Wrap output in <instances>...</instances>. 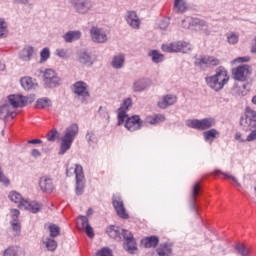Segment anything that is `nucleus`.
Listing matches in <instances>:
<instances>
[{"instance_id": "obj_1", "label": "nucleus", "mask_w": 256, "mask_h": 256, "mask_svg": "<svg viewBox=\"0 0 256 256\" xmlns=\"http://www.w3.org/2000/svg\"><path fill=\"white\" fill-rule=\"evenodd\" d=\"M34 101L33 97H26L23 95H9L8 103L0 106V119H15L17 113L15 112L18 107H25L28 103Z\"/></svg>"}, {"instance_id": "obj_2", "label": "nucleus", "mask_w": 256, "mask_h": 256, "mask_svg": "<svg viewBox=\"0 0 256 256\" xmlns=\"http://www.w3.org/2000/svg\"><path fill=\"white\" fill-rule=\"evenodd\" d=\"M107 233L111 239H114L119 243L124 240V249L128 251V253L137 251V242L129 230H125L119 226H110L107 229Z\"/></svg>"}, {"instance_id": "obj_3", "label": "nucleus", "mask_w": 256, "mask_h": 256, "mask_svg": "<svg viewBox=\"0 0 256 256\" xmlns=\"http://www.w3.org/2000/svg\"><path fill=\"white\" fill-rule=\"evenodd\" d=\"M206 84L214 91H221L229 82V73L225 67L220 66L216 69L215 75L205 78Z\"/></svg>"}, {"instance_id": "obj_4", "label": "nucleus", "mask_w": 256, "mask_h": 256, "mask_svg": "<svg viewBox=\"0 0 256 256\" xmlns=\"http://www.w3.org/2000/svg\"><path fill=\"white\" fill-rule=\"evenodd\" d=\"M77 133H79V125L72 124L65 130L64 136L61 138L60 150L58 155H65L67 151L71 149V145H73V141H75V137H77Z\"/></svg>"}, {"instance_id": "obj_5", "label": "nucleus", "mask_w": 256, "mask_h": 256, "mask_svg": "<svg viewBox=\"0 0 256 256\" xmlns=\"http://www.w3.org/2000/svg\"><path fill=\"white\" fill-rule=\"evenodd\" d=\"M10 201L13 203H18L19 209H24L26 211H31V213H39L41 209H43V205L37 202H29L23 199V196L18 192L12 191L8 195Z\"/></svg>"}, {"instance_id": "obj_6", "label": "nucleus", "mask_w": 256, "mask_h": 256, "mask_svg": "<svg viewBox=\"0 0 256 256\" xmlns=\"http://www.w3.org/2000/svg\"><path fill=\"white\" fill-rule=\"evenodd\" d=\"M70 5L77 15H88L95 9L93 0H70Z\"/></svg>"}, {"instance_id": "obj_7", "label": "nucleus", "mask_w": 256, "mask_h": 256, "mask_svg": "<svg viewBox=\"0 0 256 256\" xmlns=\"http://www.w3.org/2000/svg\"><path fill=\"white\" fill-rule=\"evenodd\" d=\"M240 125L243 131H253V129H256V111L246 107L244 115L240 118Z\"/></svg>"}, {"instance_id": "obj_8", "label": "nucleus", "mask_w": 256, "mask_h": 256, "mask_svg": "<svg viewBox=\"0 0 256 256\" xmlns=\"http://www.w3.org/2000/svg\"><path fill=\"white\" fill-rule=\"evenodd\" d=\"M187 127L197 129L198 131H207L211 127H215V118L189 119L186 121Z\"/></svg>"}, {"instance_id": "obj_9", "label": "nucleus", "mask_w": 256, "mask_h": 256, "mask_svg": "<svg viewBox=\"0 0 256 256\" xmlns=\"http://www.w3.org/2000/svg\"><path fill=\"white\" fill-rule=\"evenodd\" d=\"M72 91L75 95V98L81 103H86L89 100V86L84 81L75 82Z\"/></svg>"}, {"instance_id": "obj_10", "label": "nucleus", "mask_w": 256, "mask_h": 256, "mask_svg": "<svg viewBox=\"0 0 256 256\" xmlns=\"http://www.w3.org/2000/svg\"><path fill=\"white\" fill-rule=\"evenodd\" d=\"M161 49L165 53H189V51H191V45L185 41H178L170 44H163Z\"/></svg>"}, {"instance_id": "obj_11", "label": "nucleus", "mask_w": 256, "mask_h": 256, "mask_svg": "<svg viewBox=\"0 0 256 256\" xmlns=\"http://www.w3.org/2000/svg\"><path fill=\"white\" fill-rule=\"evenodd\" d=\"M43 77L44 85L49 89H53V87H59V85H61V78L57 76V72L53 69H46L43 72Z\"/></svg>"}, {"instance_id": "obj_12", "label": "nucleus", "mask_w": 256, "mask_h": 256, "mask_svg": "<svg viewBox=\"0 0 256 256\" xmlns=\"http://www.w3.org/2000/svg\"><path fill=\"white\" fill-rule=\"evenodd\" d=\"M76 176V195H83L85 189V174L83 173V166L76 164L73 170Z\"/></svg>"}, {"instance_id": "obj_13", "label": "nucleus", "mask_w": 256, "mask_h": 256, "mask_svg": "<svg viewBox=\"0 0 256 256\" xmlns=\"http://www.w3.org/2000/svg\"><path fill=\"white\" fill-rule=\"evenodd\" d=\"M251 66L243 64L232 70V75L236 81H247L251 75Z\"/></svg>"}, {"instance_id": "obj_14", "label": "nucleus", "mask_w": 256, "mask_h": 256, "mask_svg": "<svg viewBox=\"0 0 256 256\" xmlns=\"http://www.w3.org/2000/svg\"><path fill=\"white\" fill-rule=\"evenodd\" d=\"M143 120H141V117H139V115H133L131 117H129V115H127L126 117V122H125V127L128 131H139V129H141V127H143Z\"/></svg>"}, {"instance_id": "obj_15", "label": "nucleus", "mask_w": 256, "mask_h": 256, "mask_svg": "<svg viewBox=\"0 0 256 256\" xmlns=\"http://www.w3.org/2000/svg\"><path fill=\"white\" fill-rule=\"evenodd\" d=\"M90 36L94 43H107V33L103 28H99L97 26H93L90 29Z\"/></svg>"}, {"instance_id": "obj_16", "label": "nucleus", "mask_w": 256, "mask_h": 256, "mask_svg": "<svg viewBox=\"0 0 256 256\" xmlns=\"http://www.w3.org/2000/svg\"><path fill=\"white\" fill-rule=\"evenodd\" d=\"M129 107H133V99L126 98L118 109V125H123V123H125Z\"/></svg>"}, {"instance_id": "obj_17", "label": "nucleus", "mask_w": 256, "mask_h": 256, "mask_svg": "<svg viewBox=\"0 0 256 256\" xmlns=\"http://www.w3.org/2000/svg\"><path fill=\"white\" fill-rule=\"evenodd\" d=\"M184 29L198 27V29H207V23L199 18L187 17L182 21Z\"/></svg>"}, {"instance_id": "obj_18", "label": "nucleus", "mask_w": 256, "mask_h": 256, "mask_svg": "<svg viewBox=\"0 0 256 256\" xmlns=\"http://www.w3.org/2000/svg\"><path fill=\"white\" fill-rule=\"evenodd\" d=\"M125 20L127 24L132 29H140L141 28V20L139 19V16L137 15V12L133 10H129L126 12Z\"/></svg>"}, {"instance_id": "obj_19", "label": "nucleus", "mask_w": 256, "mask_h": 256, "mask_svg": "<svg viewBox=\"0 0 256 256\" xmlns=\"http://www.w3.org/2000/svg\"><path fill=\"white\" fill-rule=\"evenodd\" d=\"M112 205L121 219H129V214H127V210H125V205L123 204V199L120 197L113 198Z\"/></svg>"}, {"instance_id": "obj_20", "label": "nucleus", "mask_w": 256, "mask_h": 256, "mask_svg": "<svg viewBox=\"0 0 256 256\" xmlns=\"http://www.w3.org/2000/svg\"><path fill=\"white\" fill-rule=\"evenodd\" d=\"M77 61L80 62L81 65L91 67V65H93V63L97 61V58L95 56H92L91 53L87 51H82L78 53Z\"/></svg>"}, {"instance_id": "obj_21", "label": "nucleus", "mask_w": 256, "mask_h": 256, "mask_svg": "<svg viewBox=\"0 0 256 256\" xmlns=\"http://www.w3.org/2000/svg\"><path fill=\"white\" fill-rule=\"evenodd\" d=\"M199 191H201V184L199 182H197L192 187L191 197L189 200L190 209H191V211H194V213H196V215H199V212H197V206L195 205V203L197 201V196L199 195Z\"/></svg>"}, {"instance_id": "obj_22", "label": "nucleus", "mask_w": 256, "mask_h": 256, "mask_svg": "<svg viewBox=\"0 0 256 256\" xmlns=\"http://www.w3.org/2000/svg\"><path fill=\"white\" fill-rule=\"evenodd\" d=\"M196 63L200 65V67H203V65H206V67H217L219 65V59L213 56H200Z\"/></svg>"}, {"instance_id": "obj_23", "label": "nucleus", "mask_w": 256, "mask_h": 256, "mask_svg": "<svg viewBox=\"0 0 256 256\" xmlns=\"http://www.w3.org/2000/svg\"><path fill=\"white\" fill-rule=\"evenodd\" d=\"M41 191L44 193H53L55 186L53 185V180L51 178L42 177L39 182Z\"/></svg>"}, {"instance_id": "obj_24", "label": "nucleus", "mask_w": 256, "mask_h": 256, "mask_svg": "<svg viewBox=\"0 0 256 256\" xmlns=\"http://www.w3.org/2000/svg\"><path fill=\"white\" fill-rule=\"evenodd\" d=\"M177 103V96L166 95L158 102V107L160 109H167V107H171V105H175Z\"/></svg>"}, {"instance_id": "obj_25", "label": "nucleus", "mask_w": 256, "mask_h": 256, "mask_svg": "<svg viewBox=\"0 0 256 256\" xmlns=\"http://www.w3.org/2000/svg\"><path fill=\"white\" fill-rule=\"evenodd\" d=\"M78 219H80V221L82 223V227L85 229L86 235L90 239H93V237H95V233L93 232V227H91V225H89V219L87 218V216L80 215L78 217Z\"/></svg>"}, {"instance_id": "obj_26", "label": "nucleus", "mask_w": 256, "mask_h": 256, "mask_svg": "<svg viewBox=\"0 0 256 256\" xmlns=\"http://www.w3.org/2000/svg\"><path fill=\"white\" fill-rule=\"evenodd\" d=\"M63 39L65 43H73V41H78V39H81V31H68L63 35Z\"/></svg>"}, {"instance_id": "obj_27", "label": "nucleus", "mask_w": 256, "mask_h": 256, "mask_svg": "<svg viewBox=\"0 0 256 256\" xmlns=\"http://www.w3.org/2000/svg\"><path fill=\"white\" fill-rule=\"evenodd\" d=\"M147 87H149V80L142 78L134 82L133 91H135V93H141V91H145Z\"/></svg>"}, {"instance_id": "obj_28", "label": "nucleus", "mask_w": 256, "mask_h": 256, "mask_svg": "<svg viewBox=\"0 0 256 256\" xmlns=\"http://www.w3.org/2000/svg\"><path fill=\"white\" fill-rule=\"evenodd\" d=\"M125 65V54H118L112 58L111 66L113 69H123Z\"/></svg>"}, {"instance_id": "obj_29", "label": "nucleus", "mask_w": 256, "mask_h": 256, "mask_svg": "<svg viewBox=\"0 0 256 256\" xmlns=\"http://www.w3.org/2000/svg\"><path fill=\"white\" fill-rule=\"evenodd\" d=\"M142 245L146 249H151V247H156L159 245V237L157 236H149L144 239H142Z\"/></svg>"}, {"instance_id": "obj_30", "label": "nucleus", "mask_w": 256, "mask_h": 256, "mask_svg": "<svg viewBox=\"0 0 256 256\" xmlns=\"http://www.w3.org/2000/svg\"><path fill=\"white\" fill-rule=\"evenodd\" d=\"M164 121L165 116L162 114H156L146 117V123H149L150 125H159V123H163Z\"/></svg>"}, {"instance_id": "obj_31", "label": "nucleus", "mask_w": 256, "mask_h": 256, "mask_svg": "<svg viewBox=\"0 0 256 256\" xmlns=\"http://www.w3.org/2000/svg\"><path fill=\"white\" fill-rule=\"evenodd\" d=\"M174 11L176 13H185L187 11V2L185 0H175Z\"/></svg>"}, {"instance_id": "obj_32", "label": "nucleus", "mask_w": 256, "mask_h": 256, "mask_svg": "<svg viewBox=\"0 0 256 256\" xmlns=\"http://www.w3.org/2000/svg\"><path fill=\"white\" fill-rule=\"evenodd\" d=\"M19 57L22 61H30L31 57H33V47H26L22 49Z\"/></svg>"}, {"instance_id": "obj_33", "label": "nucleus", "mask_w": 256, "mask_h": 256, "mask_svg": "<svg viewBox=\"0 0 256 256\" xmlns=\"http://www.w3.org/2000/svg\"><path fill=\"white\" fill-rule=\"evenodd\" d=\"M149 57H151L152 61L154 63H163V60L165 59V56L157 50H151L148 53Z\"/></svg>"}, {"instance_id": "obj_34", "label": "nucleus", "mask_w": 256, "mask_h": 256, "mask_svg": "<svg viewBox=\"0 0 256 256\" xmlns=\"http://www.w3.org/2000/svg\"><path fill=\"white\" fill-rule=\"evenodd\" d=\"M235 250H236V253L241 256L251 255V249L247 248V246H245L243 244H236Z\"/></svg>"}, {"instance_id": "obj_35", "label": "nucleus", "mask_w": 256, "mask_h": 256, "mask_svg": "<svg viewBox=\"0 0 256 256\" xmlns=\"http://www.w3.org/2000/svg\"><path fill=\"white\" fill-rule=\"evenodd\" d=\"M158 256H169L171 253V246L169 244H161L159 248L156 249Z\"/></svg>"}, {"instance_id": "obj_36", "label": "nucleus", "mask_w": 256, "mask_h": 256, "mask_svg": "<svg viewBox=\"0 0 256 256\" xmlns=\"http://www.w3.org/2000/svg\"><path fill=\"white\" fill-rule=\"evenodd\" d=\"M217 135H219V131L216 129H210L203 133L205 141H213L214 139H217Z\"/></svg>"}, {"instance_id": "obj_37", "label": "nucleus", "mask_w": 256, "mask_h": 256, "mask_svg": "<svg viewBox=\"0 0 256 256\" xmlns=\"http://www.w3.org/2000/svg\"><path fill=\"white\" fill-rule=\"evenodd\" d=\"M42 243L46 246L47 251H55L57 249V241L53 238H46Z\"/></svg>"}, {"instance_id": "obj_38", "label": "nucleus", "mask_w": 256, "mask_h": 256, "mask_svg": "<svg viewBox=\"0 0 256 256\" xmlns=\"http://www.w3.org/2000/svg\"><path fill=\"white\" fill-rule=\"evenodd\" d=\"M20 83L26 91H29L33 87V79L31 77L21 78Z\"/></svg>"}, {"instance_id": "obj_39", "label": "nucleus", "mask_w": 256, "mask_h": 256, "mask_svg": "<svg viewBox=\"0 0 256 256\" xmlns=\"http://www.w3.org/2000/svg\"><path fill=\"white\" fill-rule=\"evenodd\" d=\"M213 175H224L226 179H231L237 185V187H241V183H239V180H237V178H235L233 175L224 173L221 170H214Z\"/></svg>"}, {"instance_id": "obj_40", "label": "nucleus", "mask_w": 256, "mask_h": 256, "mask_svg": "<svg viewBox=\"0 0 256 256\" xmlns=\"http://www.w3.org/2000/svg\"><path fill=\"white\" fill-rule=\"evenodd\" d=\"M48 229L50 232V237H52V239H55V237H59V235L61 234V228H59V226H57L56 224H51Z\"/></svg>"}, {"instance_id": "obj_41", "label": "nucleus", "mask_w": 256, "mask_h": 256, "mask_svg": "<svg viewBox=\"0 0 256 256\" xmlns=\"http://www.w3.org/2000/svg\"><path fill=\"white\" fill-rule=\"evenodd\" d=\"M4 256H19V247L10 246L4 251Z\"/></svg>"}, {"instance_id": "obj_42", "label": "nucleus", "mask_w": 256, "mask_h": 256, "mask_svg": "<svg viewBox=\"0 0 256 256\" xmlns=\"http://www.w3.org/2000/svg\"><path fill=\"white\" fill-rule=\"evenodd\" d=\"M59 137V132L57 129H52L47 133V141H50L51 143H55L57 141V138Z\"/></svg>"}, {"instance_id": "obj_43", "label": "nucleus", "mask_w": 256, "mask_h": 256, "mask_svg": "<svg viewBox=\"0 0 256 256\" xmlns=\"http://www.w3.org/2000/svg\"><path fill=\"white\" fill-rule=\"evenodd\" d=\"M49 103H51V101L47 98L38 99L36 102V109H45V107H49Z\"/></svg>"}, {"instance_id": "obj_44", "label": "nucleus", "mask_w": 256, "mask_h": 256, "mask_svg": "<svg viewBox=\"0 0 256 256\" xmlns=\"http://www.w3.org/2000/svg\"><path fill=\"white\" fill-rule=\"evenodd\" d=\"M7 37V22L5 19L0 18V38Z\"/></svg>"}, {"instance_id": "obj_45", "label": "nucleus", "mask_w": 256, "mask_h": 256, "mask_svg": "<svg viewBox=\"0 0 256 256\" xmlns=\"http://www.w3.org/2000/svg\"><path fill=\"white\" fill-rule=\"evenodd\" d=\"M227 39L230 45H237V43H239V35L233 32L230 34H227Z\"/></svg>"}, {"instance_id": "obj_46", "label": "nucleus", "mask_w": 256, "mask_h": 256, "mask_svg": "<svg viewBox=\"0 0 256 256\" xmlns=\"http://www.w3.org/2000/svg\"><path fill=\"white\" fill-rule=\"evenodd\" d=\"M86 140L88 141L89 145H95L97 143V136L95 135V132L90 131L86 134Z\"/></svg>"}, {"instance_id": "obj_47", "label": "nucleus", "mask_w": 256, "mask_h": 256, "mask_svg": "<svg viewBox=\"0 0 256 256\" xmlns=\"http://www.w3.org/2000/svg\"><path fill=\"white\" fill-rule=\"evenodd\" d=\"M51 55V52L49 51V48H44L41 52H40V63H45V61H47V59H49Z\"/></svg>"}, {"instance_id": "obj_48", "label": "nucleus", "mask_w": 256, "mask_h": 256, "mask_svg": "<svg viewBox=\"0 0 256 256\" xmlns=\"http://www.w3.org/2000/svg\"><path fill=\"white\" fill-rule=\"evenodd\" d=\"M10 225L13 229V231L16 233V235H20L21 233V222L19 221H10Z\"/></svg>"}, {"instance_id": "obj_49", "label": "nucleus", "mask_w": 256, "mask_h": 256, "mask_svg": "<svg viewBox=\"0 0 256 256\" xmlns=\"http://www.w3.org/2000/svg\"><path fill=\"white\" fill-rule=\"evenodd\" d=\"M98 113L100 115V117H102V119H106L107 121H109V112L107 111V107H103L100 106Z\"/></svg>"}, {"instance_id": "obj_50", "label": "nucleus", "mask_w": 256, "mask_h": 256, "mask_svg": "<svg viewBox=\"0 0 256 256\" xmlns=\"http://www.w3.org/2000/svg\"><path fill=\"white\" fill-rule=\"evenodd\" d=\"M95 256H113V253H111V249L109 248H102Z\"/></svg>"}, {"instance_id": "obj_51", "label": "nucleus", "mask_w": 256, "mask_h": 256, "mask_svg": "<svg viewBox=\"0 0 256 256\" xmlns=\"http://www.w3.org/2000/svg\"><path fill=\"white\" fill-rule=\"evenodd\" d=\"M56 55L60 57L61 59H67L68 57V51L65 48L57 49Z\"/></svg>"}, {"instance_id": "obj_52", "label": "nucleus", "mask_w": 256, "mask_h": 256, "mask_svg": "<svg viewBox=\"0 0 256 256\" xmlns=\"http://www.w3.org/2000/svg\"><path fill=\"white\" fill-rule=\"evenodd\" d=\"M251 132L248 134L246 141L251 143L252 141H256V128L250 130Z\"/></svg>"}, {"instance_id": "obj_53", "label": "nucleus", "mask_w": 256, "mask_h": 256, "mask_svg": "<svg viewBox=\"0 0 256 256\" xmlns=\"http://www.w3.org/2000/svg\"><path fill=\"white\" fill-rule=\"evenodd\" d=\"M10 213H11V218H12L11 221H19V215H20L19 210H17V209H12V210L10 211Z\"/></svg>"}, {"instance_id": "obj_54", "label": "nucleus", "mask_w": 256, "mask_h": 256, "mask_svg": "<svg viewBox=\"0 0 256 256\" xmlns=\"http://www.w3.org/2000/svg\"><path fill=\"white\" fill-rule=\"evenodd\" d=\"M0 183H3L4 185H9V179L5 174H3L1 167H0Z\"/></svg>"}, {"instance_id": "obj_55", "label": "nucleus", "mask_w": 256, "mask_h": 256, "mask_svg": "<svg viewBox=\"0 0 256 256\" xmlns=\"http://www.w3.org/2000/svg\"><path fill=\"white\" fill-rule=\"evenodd\" d=\"M167 27H169V20H167V19L162 20L159 24V28L162 29V31H165V29H167Z\"/></svg>"}, {"instance_id": "obj_56", "label": "nucleus", "mask_w": 256, "mask_h": 256, "mask_svg": "<svg viewBox=\"0 0 256 256\" xmlns=\"http://www.w3.org/2000/svg\"><path fill=\"white\" fill-rule=\"evenodd\" d=\"M31 155L37 159V157H41V152L38 149H33Z\"/></svg>"}, {"instance_id": "obj_57", "label": "nucleus", "mask_w": 256, "mask_h": 256, "mask_svg": "<svg viewBox=\"0 0 256 256\" xmlns=\"http://www.w3.org/2000/svg\"><path fill=\"white\" fill-rule=\"evenodd\" d=\"M28 143L30 145H39V144L43 143V141H41V139H33V140H29Z\"/></svg>"}, {"instance_id": "obj_58", "label": "nucleus", "mask_w": 256, "mask_h": 256, "mask_svg": "<svg viewBox=\"0 0 256 256\" xmlns=\"http://www.w3.org/2000/svg\"><path fill=\"white\" fill-rule=\"evenodd\" d=\"M235 61H238L239 63H247L249 61V57H239Z\"/></svg>"}, {"instance_id": "obj_59", "label": "nucleus", "mask_w": 256, "mask_h": 256, "mask_svg": "<svg viewBox=\"0 0 256 256\" xmlns=\"http://www.w3.org/2000/svg\"><path fill=\"white\" fill-rule=\"evenodd\" d=\"M17 3H22V5H29V7H33V4H30L29 0H17Z\"/></svg>"}, {"instance_id": "obj_60", "label": "nucleus", "mask_w": 256, "mask_h": 256, "mask_svg": "<svg viewBox=\"0 0 256 256\" xmlns=\"http://www.w3.org/2000/svg\"><path fill=\"white\" fill-rule=\"evenodd\" d=\"M235 139H236L237 141H241V133H240V132H237V133L235 134Z\"/></svg>"}, {"instance_id": "obj_61", "label": "nucleus", "mask_w": 256, "mask_h": 256, "mask_svg": "<svg viewBox=\"0 0 256 256\" xmlns=\"http://www.w3.org/2000/svg\"><path fill=\"white\" fill-rule=\"evenodd\" d=\"M86 215L89 217L91 215H93V209L92 208H89L86 212Z\"/></svg>"}, {"instance_id": "obj_62", "label": "nucleus", "mask_w": 256, "mask_h": 256, "mask_svg": "<svg viewBox=\"0 0 256 256\" xmlns=\"http://www.w3.org/2000/svg\"><path fill=\"white\" fill-rule=\"evenodd\" d=\"M5 68H6L5 64L0 63V71H5Z\"/></svg>"}, {"instance_id": "obj_63", "label": "nucleus", "mask_w": 256, "mask_h": 256, "mask_svg": "<svg viewBox=\"0 0 256 256\" xmlns=\"http://www.w3.org/2000/svg\"><path fill=\"white\" fill-rule=\"evenodd\" d=\"M252 103H253V105H256V95L253 96V98H252Z\"/></svg>"}, {"instance_id": "obj_64", "label": "nucleus", "mask_w": 256, "mask_h": 256, "mask_svg": "<svg viewBox=\"0 0 256 256\" xmlns=\"http://www.w3.org/2000/svg\"><path fill=\"white\" fill-rule=\"evenodd\" d=\"M67 177H71V174H69V169L66 170Z\"/></svg>"}]
</instances>
